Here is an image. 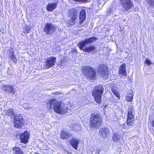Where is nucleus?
<instances>
[{"label": "nucleus", "mask_w": 154, "mask_h": 154, "mask_svg": "<svg viewBox=\"0 0 154 154\" xmlns=\"http://www.w3.org/2000/svg\"><path fill=\"white\" fill-rule=\"evenodd\" d=\"M123 8L128 11L133 6V4L131 0H120Z\"/></svg>", "instance_id": "obj_9"}, {"label": "nucleus", "mask_w": 154, "mask_h": 154, "mask_svg": "<svg viewBox=\"0 0 154 154\" xmlns=\"http://www.w3.org/2000/svg\"><path fill=\"white\" fill-rule=\"evenodd\" d=\"M148 5L151 8H153L154 6V0H147Z\"/></svg>", "instance_id": "obj_29"}, {"label": "nucleus", "mask_w": 154, "mask_h": 154, "mask_svg": "<svg viewBox=\"0 0 154 154\" xmlns=\"http://www.w3.org/2000/svg\"><path fill=\"white\" fill-rule=\"evenodd\" d=\"M152 125L154 127V120L152 122Z\"/></svg>", "instance_id": "obj_36"}, {"label": "nucleus", "mask_w": 154, "mask_h": 154, "mask_svg": "<svg viewBox=\"0 0 154 154\" xmlns=\"http://www.w3.org/2000/svg\"><path fill=\"white\" fill-rule=\"evenodd\" d=\"M29 137V133L27 131H25L21 134L20 137V139L22 143H26Z\"/></svg>", "instance_id": "obj_15"}, {"label": "nucleus", "mask_w": 154, "mask_h": 154, "mask_svg": "<svg viewBox=\"0 0 154 154\" xmlns=\"http://www.w3.org/2000/svg\"><path fill=\"white\" fill-rule=\"evenodd\" d=\"M97 38L93 37L85 39L79 43L78 44V46L81 50H83L84 51L87 52H94L95 49L94 46L91 45L89 47H85L83 49L84 47L88 44L91 43L94 41H95Z\"/></svg>", "instance_id": "obj_2"}, {"label": "nucleus", "mask_w": 154, "mask_h": 154, "mask_svg": "<svg viewBox=\"0 0 154 154\" xmlns=\"http://www.w3.org/2000/svg\"><path fill=\"white\" fill-rule=\"evenodd\" d=\"M57 5L56 3L48 4L47 6V9L48 11H51L56 8Z\"/></svg>", "instance_id": "obj_17"}, {"label": "nucleus", "mask_w": 154, "mask_h": 154, "mask_svg": "<svg viewBox=\"0 0 154 154\" xmlns=\"http://www.w3.org/2000/svg\"><path fill=\"white\" fill-rule=\"evenodd\" d=\"M68 16L71 20L68 21L69 24L70 25H73L75 23V20L78 17L77 11L74 9H70L68 12Z\"/></svg>", "instance_id": "obj_5"}, {"label": "nucleus", "mask_w": 154, "mask_h": 154, "mask_svg": "<svg viewBox=\"0 0 154 154\" xmlns=\"http://www.w3.org/2000/svg\"><path fill=\"white\" fill-rule=\"evenodd\" d=\"M4 112L6 115L9 116H13L14 114V112L13 110L11 109H9L7 110H5Z\"/></svg>", "instance_id": "obj_25"}, {"label": "nucleus", "mask_w": 154, "mask_h": 154, "mask_svg": "<svg viewBox=\"0 0 154 154\" xmlns=\"http://www.w3.org/2000/svg\"><path fill=\"white\" fill-rule=\"evenodd\" d=\"M51 108H52L56 112L59 114L66 112L67 110V105L62 104L61 102L57 101L56 99H51L49 100L48 103Z\"/></svg>", "instance_id": "obj_1"}, {"label": "nucleus", "mask_w": 154, "mask_h": 154, "mask_svg": "<svg viewBox=\"0 0 154 154\" xmlns=\"http://www.w3.org/2000/svg\"><path fill=\"white\" fill-rule=\"evenodd\" d=\"M99 73L102 77H104L107 75L108 73V69L107 66L104 65H100L99 66L98 70Z\"/></svg>", "instance_id": "obj_12"}, {"label": "nucleus", "mask_w": 154, "mask_h": 154, "mask_svg": "<svg viewBox=\"0 0 154 154\" xmlns=\"http://www.w3.org/2000/svg\"><path fill=\"white\" fill-rule=\"evenodd\" d=\"M22 154H24V153H22Z\"/></svg>", "instance_id": "obj_40"}, {"label": "nucleus", "mask_w": 154, "mask_h": 154, "mask_svg": "<svg viewBox=\"0 0 154 154\" xmlns=\"http://www.w3.org/2000/svg\"><path fill=\"white\" fill-rule=\"evenodd\" d=\"M56 30L55 26L51 23H47L44 28V31L47 34H51Z\"/></svg>", "instance_id": "obj_11"}, {"label": "nucleus", "mask_w": 154, "mask_h": 154, "mask_svg": "<svg viewBox=\"0 0 154 154\" xmlns=\"http://www.w3.org/2000/svg\"><path fill=\"white\" fill-rule=\"evenodd\" d=\"M23 32L25 34L29 33L31 30V27L29 25H26L23 27Z\"/></svg>", "instance_id": "obj_22"}, {"label": "nucleus", "mask_w": 154, "mask_h": 154, "mask_svg": "<svg viewBox=\"0 0 154 154\" xmlns=\"http://www.w3.org/2000/svg\"><path fill=\"white\" fill-rule=\"evenodd\" d=\"M134 112L132 108H129L128 109V115L127 119V123L128 125H131L134 121Z\"/></svg>", "instance_id": "obj_8"}, {"label": "nucleus", "mask_w": 154, "mask_h": 154, "mask_svg": "<svg viewBox=\"0 0 154 154\" xmlns=\"http://www.w3.org/2000/svg\"><path fill=\"white\" fill-rule=\"evenodd\" d=\"M60 94V93H59V92H56L55 93H54V94Z\"/></svg>", "instance_id": "obj_35"}, {"label": "nucleus", "mask_w": 154, "mask_h": 154, "mask_svg": "<svg viewBox=\"0 0 154 154\" xmlns=\"http://www.w3.org/2000/svg\"><path fill=\"white\" fill-rule=\"evenodd\" d=\"M106 105L105 106V108L106 107Z\"/></svg>", "instance_id": "obj_39"}, {"label": "nucleus", "mask_w": 154, "mask_h": 154, "mask_svg": "<svg viewBox=\"0 0 154 154\" xmlns=\"http://www.w3.org/2000/svg\"><path fill=\"white\" fill-rule=\"evenodd\" d=\"M23 107L26 109H30L32 108L31 104H29L27 103H24L22 106Z\"/></svg>", "instance_id": "obj_26"}, {"label": "nucleus", "mask_w": 154, "mask_h": 154, "mask_svg": "<svg viewBox=\"0 0 154 154\" xmlns=\"http://www.w3.org/2000/svg\"><path fill=\"white\" fill-rule=\"evenodd\" d=\"M23 117L21 116H16L14 118V126L16 128L21 127L23 124Z\"/></svg>", "instance_id": "obj_10"}, {"label": "nucleus", "mask_w": 154, "mask_h": 154, "mask_svg": "<svg viewBox=\"0 0 154 154\" xmlns=\"http://www.w3.org/2000/svg\"><path fill=\"white\" fill-rule=\"evenodd\" d=\"M11 59L13 60L15 63H16L17 62V60L14 55H13V54H12V55L11 57Z\"/></svg>", "instance_id": "obj_30"}, {"label": "nucleus", "mask_w": 154, "mask_h": 154, "mask_svg": "<svg viewBox=\"0 0 154 154\" xmlns=\"http://www.w3.org/2000/svg\"><path fill=\"white\" fill-rule=\"evenodd\" d=\"M112 91L115 96L119 99H120V95L118 91H116L115 89L112 88Z\"/></svg>", "instance_id": "obj_27"}, {"label": "nucleus", "mask_w": 154, "mask_h": 154, "mask_svg": "<svg viewBox=\"0 0 154 154\" xmlns=\"http://www.w3.org/2000/svg\"><path fill=\"white\" fill-rule=\"evenodd\" d=\"M13 150L15 154H22L23 153L21 149L18 147H14Z\"/></svg>", "instance_id": "obj_23"}, {"label": "nucleus", "mask_w": 154, "mask_h": 154, "mask_svg": "<svg viewBox=\"0 0 154 154\" xmlns=\"http://www.w3.org/2000/svg\"><path fill=\"white\" fill-rule=\"evenodd\" d=\"M85 11L84 9H82L80 11L79 15V18L81 23H82L85 19Z\"/></svg>", "instance_id": "obj_19"}, {"label": "nucleus", "mask_w": 154, "mask_h": 154, "mask_svg": "<svg viewBox=\"0 0 154 154\" xmlns=\"http://www.w3.org/2000/svg\"><path fill=\"white\" fill-rule=\"evenodd\" d=\"M99 133L100 136L103 138H106L109 134V129L106 128H102L100 130Z\"/></svg>", "instance_id": "obj_14"}, {"label": "nucleus", "mask_w": 154, "mask_h": 154, "mask_svg": "<svg viewBox=\"0 0 154 154\" xmlns=\"http://www.w3.org/2000/svg\"><path fill=\"white\" fill-rule=\"evenodd\" d=\"M119 74L121 75L120 76H125L126 75V72L125 69V64H123L120 67Z\"/></svg>", "instance_id": "obj_16"}, {"label": "nucleus", "mask_w": 154, "mask_h": 154, "mask_svg": "<svg viewBox=\"0 0 154 154\" xmlns=\"http://www.w3.org/2000/svg\"><path fill=\"white\" fill-rule=\"evenodd\" d=\"M103 88L101 85H98L95 88L92 92V95L94 97L95 101L100 104L101 102V95L103 92Z\"/></svg>", "instance_id": "obj_4"}, {"label": "nucleus", "mask_w": 154, "mask_h": 154, "mask_svg": "<svg viewBox=\"0 0 154 154\" xmlns=\"http://www.w3.org/2000/svg\"><path fill=\"white\" fill-rule=\"evenodd\" d=\"M34 154H39L38 153H37V152H35Z\"/></svg>", "instance_id": "obj_38"}, {"label": "nucleus", "mask_w": 154, "mask_h": 154, "mask_svg": "<svg viewBox=\"0 0 154 154\" xmlns=\"http://www.w3.org/2000/svg\"><path fill=\"white\" fill-rule=\"evenodd\" d=\"M102 118L99 114H92L91 118L90 126L93 128H98L101 125Z\"/></svg>", "instance_id": "obj_3"}, {"label": "nucleus", "mask_w": 154, "mask_h": 154, "mask_svg": "<svg viewBox=\"0 0 154 154\" xmlns=\"http://www.w3.org/2000/svg\"><path fill=\"white\" fill-rule=\"evenodd\" d=\"M133 95L132 94H127L126 96L125 100L128 102H131L133 100Z\"/></svg>", "instance_id": "obj_24"}, {"label": "nucleus", "mask_w": 154, "mask_h": 154, "mask_svg": "<svg viewBox=\"0 0 154 154\" xmlns=\"http://www.w3.org/2000/svg\"><path fill=\"white\" fill-rule=\"evenodd\" d=\"M72 128L76 131H79L81 129V126L79 125H74L72 126Z\"/></svg>", "instance_id": "obj_28"}, {"label": "nucleus", "mask_w": 154, "mask_h": 154, "mask_svg": "<svg viewBox=\"0 0 154 154\" xmlns=\"http://www.w3.org/2000/svg\"><path fill=\"white\" fill-rule=\"evenodd\" d=\"M112 11V8H110L107 9L106 11L107 15H109L110 14Z\"/></svg>", "instance_id": "obj_31"}, {"label": "nucleus", "mask_w": 154, "mask_h": 154, "mask_svg": "<svg viewBox=\"0 0 154 154\" xmlns=\"http://www.w3.org/2000/svg\"><path fill=\"white\" fill-rule=\"evenodd\" d=\"M120 135L117 133H113L112 140L114 142H118L120 140Z\"/></svg>", "instance_id": "obj_21"}, {"label": "nucleus", "mask_w": 154, "mask_h": 154, "mask_svg": "<svg viewBox=\"0 0 154 154\" xmlns=\"http://www.w3.org/2000/svg\"><path fill=\"white\" fill-rule=\"evenodd\" d=\"M11 51L12 52V53L13 54L14 53V52L13 51V49H11Z\"/></svg>", "instance_id": "obj_37"}, {"label": "nucleus", "mask_w": 154, "mask_h": 154, "mask_svg": "<svg viewBox=\"0 0 154 154\" xmlns=\"http://www.w3.org/2000/svg\"><path fill=\"white\" fill-rule=\"evenodd\" d=\"M146 63L148 65H150L152 63L151 61L147 59H146Z\"/></svg>", "instance_id": "obj_32"}, {"label": "nucleus", "mask_w": 154, "mask_h": 154, "mask_svg": "<svg viewBox=\"0 0 154 154\" xmlns=\"http://www.w3.org/2000/svg\"><path fill=\"white\" fill-rule=\"evenodd\" d=\"M60 136L62 139H65L71 137V135L65 131H62L61 133Z\"/></svg>", "instance_id": "obj_20"}, {"label": "nucleus", "mask_w": 154, "mask_h": 154, "mask_svg": "<svg viewBox=\"0 0 154 154\" xmlns=\"http://www.w3.org/2000/svg\"><path fill=\"white\" fill-rule=\"evenodd\" d=\"M84 74L87 78L93 79L96 78V74L94 69L90 67H86L84 68Z\"/></svg>", "instance_id": "obj_6"}, {"label": "nucleus", "mask_w": 154, "mask_h": 154, "mask_svg": "<svg viewBox=\"0 0 154 154\" xmlns=\"http://www.w3.org/2000/svg\"><path fill=\"white\" fill-rule=\"evenodd\" d=\"M74 1L76 2H87L88 0H73Z\"/></svg>", "instance_id": "obj_33"}, {"label": "nucleus", "mask_w": 154, "mask_h": 154, "mask_svg": "<svg viewBox=\"0 0 154 154\" xmlns=\"http://www.w3.org/2000/svg\"><path fill=\"white\" fill-rule=\"evenodd\" d=\"M79 143L78 139H75L74 138L72 139L70 141V143L74 148L77 149V146Z\"/></svg>", "instance_id": "obj_18"}, {"label": "nucleus", "mask_w": 154, "mask_h": 154, "mask_svg": "<svg viewBox=\"0 0 154 154\" xmlns=\"http://www.w3.org/2000/svg\"><path fill=\"white\" fill-rule=\"evenodd\" d=\"M56 60V58L54 57H48L46 60L45 65V68L46 69H48L54 65V63Z\"/></svg>", "instance_id": "obj_7"}, {"label": "nucleus", "mask_w": 154, "mask_h": 154, "mask_svg": "<svg viewBox=\"0 0 154 154\" xmlns=\"http://www.w3.org/2000/svg\"><path fill=\"white\" fill-rule=\"evenodd\" d=\"M2 88L5 92L8 93L12 94H14L16 92L15 88L12 85H5L2 86Z\"/></svg>", "instance_id": "obj_13"}, {"label": "nucleus", "mask_w": 154, "mask_h": 154, "mask_svg": "<svg viewBox=\"0 0 154 154\" xmlns=\"http://www.w3.org/2000/svg\"><path fill=\"white\" fill-rule=\"evenodd\" d=\"M101 151V150L100 149H98L96 150V154H100V152Z\"/></svg>", "instance_id": "obj_34"}]
</instances>
